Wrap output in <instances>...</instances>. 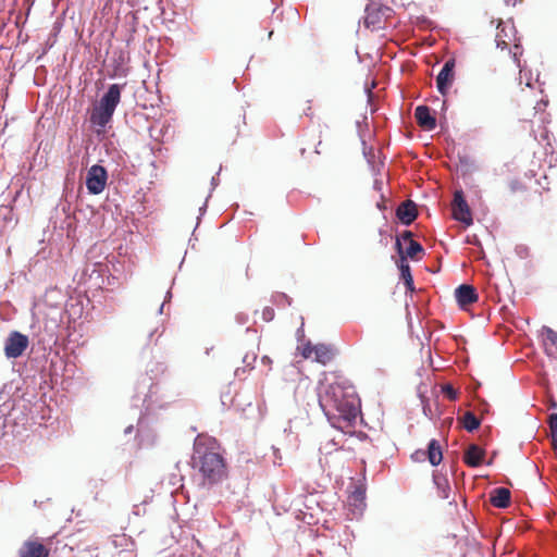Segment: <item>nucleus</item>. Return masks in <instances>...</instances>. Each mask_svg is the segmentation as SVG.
<instances>
[{
  "instance_id": "nucleus-1",
  "label": "nucleus",
  "mask_w": 557,
  "mask_h": 557,
  "mask_svg": "<svg viewBox=\"0 0 557 557\" xmlns=\"http://www.w3.org/2000/svg\"><path fill=\"white\" fill-rule=\"evenodd\" d=\"M319 405L330 424L337 430L352 426L360 413V400L348 381L329 384L319 394Z\"/></svg>"
},
{
  "instance_id": "nucleus-2",
  "label": "nucleus",
  "mask_w": 557,
  "mask_h": 557,
  "mask_svg": "<svg viewBox=\"0 0 557 557\" xmlns=\"http://www.w3.org/2000/svg\"><path fill=\"white\" fill-rule=\"evenodd\" d=\"M63 313V308L52 307L42 320L30 324L32 350L41 351L45 355L53 349L59 341Z\"/></svg>"
},
{
  "instance_id": "nucleus-3",
  "label": "nucleus",
  "mask_w": 557,
  "mask_h": 557,
  "mask_svg": "<svg viewBox=\"0 0 557 557\" xmlns=\"http://www.w3.org/2000/svg\"><path fill=\"white\" fill-rule=\"evenodd\" d=\"M190 463L193 469L201 474L203 485L211 486L219 483L226 473L224 458L219 453L208 450L199 435L194 441Z\"/></svg>"
},
{
  "instance_id": "nucleus-4",
  "label": "nucleus",
  "mask_w": 557,
  "mask_h": 557,
  "mask_svg": "<svg viewBox=\"0 0 557 557\" xmlns=\"http://www.w3.org/2000/svg\"><path fill=\"white\" fill-rule=\"evenodd\" d=\"M125 84H111L92 109L89 121L94 126L104 129L112 121L113 114L121 101Z\"/></svg>"
},
{
  "instance_id": "nucleus-5",
  "label": "nucleus",
  "mask_w": 557,
  "mask_h": 557,
  "mask_svg": "<svg viewBox=\"0 0 557 557\" xmlns=\"http://www.w3.org/2000/svg\"><path fill=\"white\" fill-rule=\"evenodd\" d=\"M159 389V384L151 376L147 373L141 374L134 387L133 406H141L146 412L162 408L163 403L158 396Z\"/></svg>"
},
{
  "instance_id": "nucleus-6",
  "label": "nucleus",
  "mask_w": 557,
  "mask_h": 557,
  "mask_svg": "<svg viewBox=\"0 0 557 557\" xmlns=\"http://www.w3.org/2000/svg\"><path fill=\"white\" fill-rule=\"evenodd\" d=\"M32 347L30 335L20 331H11L3 343V352L7 359H17L23 356L28 347Z\"/></svg>"
},
{
  "instance_id": "nucleus-7",
  "label": "nucleus",
  "mask_w": 557,
  "mask_h": 557,
  "mask_svg": "<svg viewBox=\"0 0 557 557\" xmlns=\"http://www.w3.org/2000/svg\"><path fill=\"white\" fill-rule=\"evenodd\" d=\"M392 9L387 5L380 4L374 0H370L364 8L363 24L372 30L383 27V17H387Z\"/></svg>"
},
{
  "instance_id": "nucleus-8",
  "label": "nucleus",
  "mask_w": 557,
  "mask_h": 557,
  "mask_svg": "<svg viewBox=\"0 0 557 557\" xmlns=\"http://www.w3.org/2000/svg\"><path fill=\"white\" fill-rule=\"evenodd\" d=\"M108 181V171L103 165L94 164L91 165L86 174V188L90 195L101 194Z\"/></svg>"
},
{
  "instance_id": "nucleus-9",
  "label": "nucleus",
  "mask_w": 557,
  "mask_h": 557,
  "mask_svg": "<svg viewBox=\"0 0 557 557\" xmlns=\"http://www.w3.org/2000/svg\"><path fill=\"white\" fill-rule=\"evenodd\" d=\"M453 215L456 221L465 224L466 226H470L473 223L470 208L461 189L454 193Z\"/></svg>"
},
{
  "instance_id": "nucleus-10",
  "label": "nucleus",
  "mask_w": 557,
  "mask_h": 557,
  "mask_svg": "<svg viewBox=\"0 0 557 557\" xmlns=\"http://www.w3.org/2000/svg\"><path fill=\"white\" fill-rule=\"evenodd\" d=\"M455 66V59L446 60L436 76V88L442 96H446L448 94V90L454 83Z\"/></svg>"
},
{
  "instance_id": "nucleus-11",
  "label": "nucleus",
  "mask_w": 557,
  "mask_h": 557,
  "mask_svg": "<svg viewBox=\"0 0 557 557\" xmlns=\"http://www.w3.org/2000/svg\"><path fill=\"white\" fill-rule=\"evenodd\" d=\"M395 249L399 256V260L397 262V268L399 270L400 280L404 282V285L408 292L414 290V282L411 275L410 265L407 260H405V256L403 255V247L397 240L395 245Z\"/></svg>"
},
{
  "instance_id": "nucleus-12",
  "label": "nucleus",
  "mask_w": 557,
  "mask_h": 557,
  "mask_svg": "<svg viewBox=\"0 0 557 557\" xmlns=\"http://www.w3.org/2000/svg\"><path fill=\"white\" fill-rule=\"evenodd\" d=\"M455 298L458 306L463 309L467 306L478 301L476 289L470 284H461L455 289Z\"/></svg>"
},
{
  "instance_id": "nucleus-13",
  "label": "nucleus",
  "mask_w": 557,
  "mask_h": 557,
  "mask_svg": "<svg viewBox=\"0 0 557 557\" xmlns=\"http://www.w3.org/2000/svg\"><path fill=\"white\" fill-rule=\"evenodd\" d=\"M348 502L356 510L362 511L366 508V485L362 483L351 482L348 486Z\"/></svg>"
},
{
  "instance_id": "nucleus-14",
  "label": "nucleus",
  "mask_w": 557,
  "mask_h": 557,
  "mask_svg": "<svg viewBox=\"0 0 557 557\" xmlns=\"http://www.w3.org/2000/svg\"><path fill=\"white\" fill-rule=\"evenodd\" d=\"M417 123L425 131H433L436 127V117L425 104H420L414 110Z\"/></svg>"
},
{
  "instance_id": "nucleus-15",
  "label": "nucleus",
  "mask_w": 557,
  "mask_h": 557,
  "mask_svg": "<svg viewBox=\"0 0 557 557\" xmlns=\"http://www.w3.org/2000/svg\"><path fill=\"white\" fill-rule=\"evenodd\" d=\"M396 216L401 224L409 226L418 216L417 206L412 200H406L396 209Z\"/></svg>"
},
{
  "instance_id": "nucleus-16",
  "label": "nucleus",
  "mask_w": 557,
  "mask_h": 557,
  "mask_svg": "<svg viewBox=\"0 0 557 557\" xmlns=\"http://www.w3.org/2000/svg\"><path fill=\"white\" fill-rule=\"evenodd\" d=\"M485 457V449L476 444H470L463 454V461L471 468H476L483 465Z\"/></svg>"
},
{
  "instance_id": "nucleus-17",
  "label": "nucleus",
  "mask_w": 557,
  "mask_h": 557,
  "mask_svg": "<svg viewBox=\"0 0 557 557\" xmlns=\"http://www.w3.org/2000/svg\"><path fill=\"white\" fill-rule=\"evenodd\" d=\"M490 502L496 508H507L511 503L510 491L503 486L494 488L490 494Z\"/></svg>"
},
{
  "instance_id": "nucleus-18",
  "label": "nucleus",
  "mask_w": 557,
  "mask_h": 557,
  "mask_svg": "<svg viewBox=\"0 0 557 557\" xmlns=\"http://www.w3.org/2000/svg\"><path fill=\"white\" fill-rule=\"evenodd\" d=\"M424 453H425V457L428 458L429 462L433 467L438 466L443 460V453H442L441 444L435 438H432L429 442L428 448Z\"/></svg>"
},
{
  "instance_id": "nucleus-19",
  "label": "nucleus",
  "mask_w": 557,
  "mask_h": 557,
  "mask_svg": "<svg viewBox=\"0 0 557 557\" xmlns=\"http://www.w3.org/2000/svg\"><path fill=\"white\" fill-rule=\"evenodd\" d=\"M21 557H48V550L38 542H27L21 550Z\"/></svg>"
},
{
  "instance_id": "nucleus-20",
  "label": "nucleus",
  "mask_w": 557,
  "mask_h": 557,
  "mask_svg": "<svg viewBox=\"0 0 557 557\" xmlns=\"http://www.w3.org/2000/svg\"><path fill=\"white\" fill-rule=\"evenodd\" d=\"M314 361L326 364L334 357L333 347L326 344L314 345Z\"/></svg>"
},
{
  "instance_id": "nucleus-21",
  "label": "nucleus",
  "mask_w": 557,
  "mask_h": 557,
  "mask_svg": "<svg viewBox=\"0 0 557 557\" xmlns=\"http://www.w3.org/2000/svg\"><path fill=\"white\" fill-rule=\"evenodd\" d=\"M459 421L465 430L468 432L476 431L481 425V419L478 418L472 411H466Z\"/></svg>"
},
{
  "instance_id": "nucleus-22",
  "label": "nucleus",
  "mask_w": 557,
  "mask_h": 557,
  "mask_svg": "<svg viewBox=\"0 0 557 557\" xmlns=\"http://www.w3.org/2000/svg\"><path fill=\"white\" fill-rule=\"evenodd\" d=\"M541 334L545 337L544 345L546 355L553 356L552 349L548 347V343L557 350V332L554 331L552 327L544 325L541 330Z\"/></svg>"
},
{
  "instance_id": "nucleus-23",
  "label": "nucleus",
  "mask_w": 557,
  "mask_h": 557,
  "mask_svg": "<svg viewBox=\"0 0 557 557\" xmlns=\"http://www.w3.org/2000/svg\"><path fill=\"white\" fill-rule=\"evenodd\" d=\"M433 482L438 490V496L442 499H448L449 493H450V486L448 484V480L446 479V476L434 473Z\"/></svg>"
},
{
  "instance_id": "nucleus-24",
  "label": "nucleus",
  "mask_w": 557,
  "mask_h": 557,
  "mask_svg": "<svg viewBox=\"0 0 557 557\" xmlns=\"http://www.w3.org/2000/svg\"><path fill=\"white\" fill-rule=\"evenodd\" d=\"M62 211V213L65 215V219L64 221L60 224V227L61 228H64V227H71L72 223H71V216H72V212H71V198H66L64 197V200H62L57 207H55V213L58 214L59 211Z\"/></svg>"
},
{
  "instance_id": "nucleus-25",
  "label": "nucleus",
  "mask_w": 557,
  "mask_h": 557,
  "mask_svg": "<svg viewBox=\"0 0 557 557\" xmlns=\"http://www.w3.org/2000/svg\"><path fill=\"white\" fill-rule=\"evenodd\" d=\"M75 170L67 171L64 180L63 195L66 198H73L74 196V187H75Z\"/></svg>"
},
{
  "instance_id": "nucleus-26",
  "label": "nucleus",
  "mask_w": 557,
  "mask_h": 557,
  "mask_svg": "<svg viewBox=\"0 0 557 557\" xmlns=\"http://www.w3.org/2000/svg\"><path fill=\"white\" fill-rule=\"evenodd\" d=\"M423 252H424L423 246L414 239H410V243L408 244L406 249L403 248V255L405 256V260H407V258L414 259L417 257V255L423 253Z\"/></svg>"
},
{
  "instance_id": "nucleus-27",
  "label": "nucleus",
  "mask_w": 557,
  "mask_h": 557,
  "mask_svg": "<svg viewBox=\"0 0 557 557\" xmlns=\"http://www.w3.org/2000/svg\"><path fill=\"white\" fill-rule=\"evenodd\" d=\"M513 32H515V26L513 25L503 26L500 32L497 34V39H496L497 47L500 48V49L507 48V42H506L505 39H502V36L504 35V37L510 38V35Z\"/></svg>"
},
{
  "instance_id": "nucleus-28",
  "label": "nucleus",
  "mask_w": 557,
  "mask_h": 557,
  "mask_svg": "<svg viewBox=\"0 0 557 557\" xmlns=\"http://www.w3.org/2000/svg\"><path fill=\"white\" fill-rule=\"evenodd\" d=\"M292 301V298L284 293H275L272 295V302L277 307L290 306Z\"/></svg>"
},
{
  "instance_id": "nucleus-29",
  "label": "nucleus",
  "mask_w": 557,
  "mask_h": 557,
  "mask_svg": "<svg viewBox=\"0 0 557 557\" xmlns=\"http://www.w3.org/2000/svg\"><path fill=\"white\" fill-rule=\"evenodd\" d=\"M123 62H124V58H123L122 53H120V55L117 58L113 59L114 74L110 75L111 78L116 77V76L121 77V76L126 75L123 70Z\"/></svg>"
},
{
  "instance_id": "nucleus-30",
  "label": "nucleus",
  "mask_w": 557,
  "mask_h": 557,
  "mask_svg": "<svg viewBox=\"0 0 557 557\" xmlns=\"http://www.w3.org/2000/svg\"><path fill=\"white\" fill-rule=\"evenodd\" d=\"M458 161L462 169L472 171L475 168L474 160L468 154H458Z\"/></svg>"
},
{
  "instance_id": "nucleus-31",
  "label": "nucleus",
  "mask_w": 557,
  "mask_h": 557,
  "mask_svg": "<svg viewBox=\"0 0 557 557\" xmlns=\"http://www.w3.org/2000/svg\"><path fill=\"white\" fill-rule=\"evenodd\" d=\"M441 391L449 400H456L458 397V391L449 383L444 384Z\"/></svg>"
},
{
  "instance_id": "nucleus-32",
  "label": "nucleus",
  "mask_w": 557,
  "mask_h": 557,
  "mask_svg": "<svg viewBox=\"0 0 557 557\" xmlns=\"http://www.w3.org/2000/svg\"><path fill=\"white\" fill-rule=\"evenodd\" d=\"M412 232L411 231H404L400 235H397L396 236V239H395V244L397 243V240H399V244L403 246V242H408V244L410 243V239H412Z\"/></svg>"
},
{
  "instance_id": "nucleus-33",
  "label": "nucleus",
  "mask_w": 557,
  "mask_h": 557,
  "mask_svg": "<svg viewBox=\"0 0 557 557\" xmlns=\"http://www.w3.org/2000/svg\"><path fill=\"white\" fill-rule=\"evenodd\" d=\"M548 425L550 429V435L557 434V413H552L548 418Z\"/></svg>"
},
{
  "instance_id": "nucleus-34",
  "label": "nucleus",
  "mask_w": 557,
  "mask_h": 557,
  "mask_svg": "<svg viewBox=\"0 0 557 557\" xmlns=\"http://www.w3.org/2000/svg\"><path fill=\"white\" fill-rule=\"evenodd\" d=\"M262 319L267 322H270L274 319V310L271 307H265L262 310Z\"/></svg>"
},
{
  "instance_id": "nucleus-35",
  "label": "nucleus",
  "mask_w": 557,
  "mask_h": 557,
  "mask_svg": "<svg viewBox=\"0 0 557 557\" xmlns=\"http://www.w3.org/2000/svg\"><path fill=\"white\" fill-rule=\"evenodd\" d=\"M211 197V193H209L208 197L206 198V201L203 202V205L199 208V215L197 218V224L196 226L199 225V221L201 219V216L207 212V205H208V199ZM197 228V227H195ZM196 231V230H194ZM195 234V232H193V235Z\"/></svg>"
},
{
  "instance_id": "nucleus-36",
  "label": "nucleus",
  "mask_w": 557,
  "mask_h": 557,
  "mask_svg": "<svg viewBox=\"0 0 557 557\" xmlns=\"http://www.w3.org/2000/svg\"><path fill=\"white\" fill-rule=\"evenodd\" d=\"M312 352H314V346L310 342H308L302 347L301 355H302L304 358H309Z\"/></svg>"
},
{
  "instance_id": "nucleus-37",
  "label": "nucleus",
  "mask_w": 557,
  "mask_h": 557,
  "mask_svg": "<svg viewBox=\"0 0 557 557\" xmlns=\"http://www.w3.org/2000/svg\"><path fill=\"white\" fill-rule=\"evenodd\" d=\"M235 320L239 325H244L248 322L249 317L247 313L239 312L236 314Z\"/></svg>"
},
{
  "instance_id": "nucleus-38",
  "label": "nucleus",
  "mask_w": 557,
  "mask_h": 557,
  "mask_svg": "<svg viewBox=\"0 0 557 557\" xmlns=\"http://www.w3.org/2000/svg\"><path fill=\"white\" fill-rule=\"evenodd\" d=\"M257 356L255 354H246L243 358V362L247 364V367H250L252 369V363L256 361Z\"/></svg>"
},
{
  "instance_id": "nucleus-39",
  "label": "nucleus",
  "mask_w": 557,
  "mask_h": 557,
  "mask_svg": "<svg viewBox=\"0 0 557 557\" xmlns=\"http://www.w3.org/2000/svg\"><path fill=\"white\" fill-rule=\"evenodd\" d=\"M144 432H145V423H144L143 419L139 418L138 423H137V428H136V436L143 437L144 436Z\"/></svg>"
},
{
  "instance_id": "nucleus-40",
  "label": "nucleus",
  "mask_w": 557,
  "mask_h": 557,
  "mask_svg": "<svg viewBox=\"0 0 557 557\" xmlns=\"http://www.w3.org/2000/svg\"><path fill=\"white\" fill-rule=\"evenodd\" d=\"M172 298V292L171 290H168L166 294H165V297H164V301L161 304L159 310H158V313H162L163 312V308H164V305L166 301H170Z\"/></svg>"
},
{
  "instance_id": "nucleus-41",
  "label": "nucleus",
  "mask_w": 557,
  "mask_h": 557,
  "mask_svg": "<svg viewBox=\"0 0 557 557\" xmlns=\"http://www.w3.org/2000/svg\"><path fill=\"white\" fill-rule=\"evenodd\" d=\"M425 457V453L424 450H416L412 455H411V458L414 459V460H420L421 458H424Z\"/></svg>"
},
{
  "instance_id": "nucleus-42",
  "label": "nucleus",
  "mask_w": 557,
  "mask_h": 557,
  "mask_svg": "<svg viewBox=\"0 0 557 557\" xmlns=\"http://www.w3.org/2000/svg\"><path fill=\"white\" fill-rule=\"evenodd\" d=\"M381 198H382V200H381V201H379V202H376V208H377L379 210H381V211H385V210H387V206H386V203H385V201H384V196H383V195H381Z\"/></svg>"
},
{
  "instance_id": "nucleus-43",
  "label": "nucleus",
  "mask_w": 557,
  "mask_h": 557,
  "mask_svg": "<svg viewBox=\"0 0 557 557\" xmlns=\"http://www.w3.org/2000/svg\"><path fill=\"white\" fill-rule=\"evenodd\" d=\"M273 448V454H274V465H277V466H281V457L278 456V449L275 448V447H272Z\"/></svg>"
},
{
  "instance_id": "nucleus-44",
  "label": "nucleus",
  "mask_w": 557,
  "mask_h": 557,
  "mask_svg": "<svg viewBox=\"0 0 557 557\" xmlns=\"http://www.w3.org/2000/svg\"><path fill=\"white\" fill-rule=\"evenodd\" d=\"M550 437H552V447H553L554 451H557V434H552Z\"/></svg>"
},
{
  "instance_id": "nucleus-45",
  "label": "nucleus",
  "mask_w": 557,
  "mask_h": 557,
  "mask_svg": "<svg viewBox=\"0 0 557 557\" xmlns=\"http://www.w3.org/2000/svg\"><path fill=\"white\" fill-rule=\"evenodd\" d=\"M210 184H211V190H210V193H212V190H213V189L219 185V178H218L216 176H213V177L211 178V183H210Z\"/></svg>"
},
{
  "instance_id": "nucleus-46",
  "label": "nucleus",
  "mask_w": 557,
  "mask_h": 557,
  "mask_svg": "<svg viewBox=\"0 0 557 557\" xmlns=\"http://www.w3.org/2000/svg\"><path fill=\"white\" fill-rule=\"evenodd\" d=\"M245 372H246V368H237L235 370V376L240 377V375L244 374Z\"/></svg>"
},
{
  "instance_id": "nucleus-47",
  "label": "nucleus",
  "mask_w": 557,
  "mask_h": 557,
  "mask_svg": "<svg viewBox=\"0 0 557 557\" xmlns=\"http://www.w3.org/2000/svg\"><path fill=\"white\" fill-rule=\"evenodd\" d=\"M373 187H374V189H376V190H379V191H380V190L382 189V182H381V181L375 180V181H374V184H373Z\"/></svg>"
},
{
  "instance_id": "nucleus-48",
  "label": "nucleus",
  "mask_w": 557,
  "mask_h": 557,
  "mask_svg": "<svg viewBox=\"0 0 557 557\" xmlns=\"http://www.w3.org/2000/svg\"><path fill=\"white\" fill-rule=\"evenodd\" d=\"M133 431H134V425H132V424H131V425H128V426H126V428H125V430H124V434H125V435H128V434H131Z\"/></svg>"
},
{
  "instance_id": "nucleus-49",
  "label": "nucleus",
  "mask_w": 557,
  "mask_h": 557,
  "mask_svg": "<svg viewBox=\"0 0 557 557\" xmlns=\"http://www.w3.org/2000/svg\"><path fill=\"white\" fill-rule=\"evenodd\" d=\"M296 334H297L298 338H299L300 336H304V323H302V324H301V326L297 330Z\"/></svg>"
},
{
  "instance_id": "nucleus-50",
  "label": "nucleus",
  "mask_w": 557,
  "mask_h": 557,
  "mask_svg": "<svg viewBox=\"0 0 557 557\" xmlns=\"http://www.w3.org/2000/svg\"><path fill=\"white\" fill-rule=\"evenodd\" d=\"M366 91H367V95H368V100L371 101V99L373 97V94H372L371 89L367 88Z\"/></svg>"
},
{
  "instance_id": "nucleus-51",
  "label": "nucleus",
  "mask_w": 557,
  "mask_h": 557,
  "mask_svg": "<svg viewBox=\"0 0 557 557\" xmlns=\"http://www.w3.org/2000/svg\"><path fill=\"white\" fill-rule=\"evenodd\" d=\"M261 360H262L263 363H270L271 362V359L268 356H263Z\"/></svg>"
},
{
  "instance_id": "nucleus-52",
  "label": "nucleus",
  "mask_w": 557,
  "mask_h": 557,
  "mask_svg": "<svg viewBox=\"0 0 557 557\" xmlns=\"http://www.w3.org/2000/svg\"><path fill=\"white\" fill-rule=\"evenodd\" d=\"M363 156L367 158L368 162H370L369 153L363 149Z\"/></svg>"
},
{
  "instance_id": "nucleus-53",
  "label": "nucleus",
  "mask_w": 557,
  "mask_h": 557,
  "mask_svg": "<svg viewBox=\"0 0 557 557\" xmlns=\"http://www.w3.org/2000/svg\"><path fill=\"white\" fill-rule=\"evenodd\" d=\"M423 412H424L425 416H428L429 409H428V407L425 405L423 406Z\"/></svg>"
},
{
  "instance_id": "nucleus-54",
  "label": "nucleus",
  "mask_w": 557,
  "mask_h": 557,
  "mask_svg": "<svg viewBox=\"0 0 557 557\" xmlns=\"http://www.w3.org/2000/svg\"><path fill=\"white\" fill-rule=\"evenodd\" d=\"M423 412H424L425 416H428L429 409H428V407L425 405L423 406Z\"/></svg>"
},
{
  "instance_id": "nucleus-55",
  "label": "nucleus",
  "mask_w": 557,
  "mask_h": 557,
  "mask_svg": "<svg viewBox=\"0 0 557 557\" xmlns=\"http://www.w3.org/2000/svg\"><path fill=\"white\" fill-rule=\"evenodd\" d=\"M212 349H213V347L207 348V349H206V351H205V354H206V355H209V354H210V351H211Z\"/></svg>"
},
{
  "instance_id": "nucleus-56",
  "label": "nucleus",
  "mask_w": 557,
  "mask_h": 557,
  "mask_svg": "<svg viewBox=\"0 0 557 557\" xmlns=\"http://www.w3.org/2000/svg\"><path fill=\"white\" fill-rule=\"evenodd\" d=\"M442 109H443V110H446V109H447V107H446V101H443V103H442Z\"/></svg>"
},
{
  "instance_id": "nucleus-57",
  "label": "nucleus",
  "mask_w": 557,
  "mask_h": 557,
  "mask_svg": "<svg viewBox=\"0 0 557 557\" xmlns=\"http://www.w3.org/2000/svg\"><path fill=\"white\" fill-rule=\"evenodd\" d=\"M515 61L517 62L518 66H520V61H519V59L517 58L516 54H515Z\"/></svg>"
},
{
  "instance_id": "nucleus-58",
  "label": "nucleus",
  "mask_w": 557,
  "mask_h": 557,
  "mask_svg": "<svg viewBox=\"0 0 557 557\" xmlns=\"http://www.w3.org/2000/svg\"><path fill=\"white\" fill-rule=\"evenodd\" d=\"M153 334H154V331H153V332H150L149 337H152V336H153Z\"/></svg>"
}]
</instances>
